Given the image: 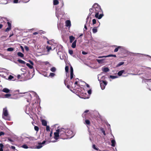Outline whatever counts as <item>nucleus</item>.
Masks as SVG:
<instances>
[{
    "label": "nucleus",
    "instance_id": "1",
    "mask_svg": "<svg viewBox=\"0 0 151 151\" xmlns=\"http://www.w3.org/2000/svg\"><path fill=\"white\" fill-rule=\"evenodd\" d=\"M90 15L92 14L94 15L95 14V17L99 19H101L103 16V14H100L99 15V12H101V10L100 6L97 3H95L93 6L92 8L89 9Z\"/></svg>",
    "mask_w": 151,
    "mask_h": 151
},
{
    "label": "nucleus",
    "instance_id": "2",
    "mask_svg": "<svg viewBox=\"0 0 151 151\" xmlns=\"http://www.w3.org/2000/svg\"><path fill=\"white\" fill-rule=\"evenodd\" d=\"M54 138L57 140L59 136L63 139H65V129L62 128L58 129L54 133Z\"/></svg>",
    "mask_w": 151,
    "mask_h": 151
},
{
    "label": "nucleus",
    "instance_id": "3",
    "mask_svg": "<svg viewBox=\"0 0 151 151\" xmlns=\"http://www.w3.org/2000/svg\"><path fill=\"white\" fill-rule=\"evenodd\" d=\"M54 40H52L51 41V42H49L48 41L47 42L48 44L50 45H52L51 46H47L46 47V48L47 50V51L49 52L50 50H55V48H56L57 46V44L55 43L54 44H53L52 43H53Z\"/></svg>",
    "mask_w": 151,
    "mask_h": 151
},
{
    "label": "nucleus",
    "instance_id": "4",
    "mask_svg": "<svg viewBox=\"0 0 151 151\" xmlns=\"http://www.w3.org/2000/svg\"><path fill=\"white\" fill-rule=\"evenodd\" d=\"M2 118L6 120L9 119V113L6 107L3 109Z\"/></svg>",
    "mask_w": 151,
    "mask_h": 151
},
{
    "label": "nucleus",
    "instance_id": "5",
    "mask_svg": "<svg viewBox=\"0 0 151 151\" xmlns=\"http://www.w3.org/2000/svg\"><path fill=\"white\" fill-rule=\"evenodd\" d=\"M74 136V134H73L72 131L71 130L69 129H65V137L66 136H68L70 138H71ZM66 138L65 137V138Z\"/></svg>",
    "mask_w": 151,
    "mask_h": 151
},
{
    "label": "nucleus",
    "instance_id": "6",
    "mask_svg": "<svg viewBox=\"0 0 151 151\" xmlns=\"http://www.w3.org/2000/svg\"><path fill=\"white\" fill-rule=\"evenodd\" d=\"M100 83L101 89L104 90L105 88V87L107 84V82L106 81H100Z\"/></svg>",
    "mask_w": 151,
    "mask_h": 151
},
{
    "label": "nucleus",
    "instance_id": "7",
    "mask_svg": "<svg viewBox=\"0 0 151 151\" xmlns=\"http://www.w3.org/2000/svg\"><path fill=\"white\" fill-rule=\"evenodd\" d=\"M46 141H44L42 143H39L38 145L36 146V148L39 149L42 147L44 145Z\"/></svg>",
    "mask_w": 151,
    "mask_h": 151
},
{
    "label": "nucleus",
    "instance_id": "8",
    "mask_svg": "<svg viewBox=\"0 0 151 151\" xmlns=\"http://www.w3.org/2000/svg\"><path fill=\"white\" fill-rule=\"evenodd\" d=\"M125 47H123L118 46L117 47L115 48L114 51L115 52H116L118 51L119 49H120L121 50H125Z\"/></svg>",
    "mask_w": 151,
    "mask_h": 151
},
{
    "label": "nucleus",
    "instance_id": "9",
    "mask_svg": "<svg viewBox=\"0 0 151 151\" xmlns=\"http://www.w3.org/2000/svg\"><path fill=\"white\" fill-rule=\"evenodd\" d=\"M63 47L62 46L60 45H57L56 48V50L57 51V50H58V51L57 52V54H58V52H61L62 50Z\"/></svg>",
    "mask_w": 151,
    "mask_h": 151
},
{
    "label": "nucleus",
    "instance_id": "10",
    "mask_svg": "<svg viewBox=\"0 0 151 151\" xmlns=\"http://www.w3.org/2000/svg\"><path fill=\"white\" fill-rule=\"evenodd\" d=\"M106 59H96V60L99 64H103L106 62H105Z\"/></svg>",
    "mask_w": 151,
    "mask_h": 151
},
{
    "label": "nucleus",
    "instance_id": "11",
    "mask_svg": "<svg viewBox=\"0 0 151 151\" xmlns=\"http://www.w3.org/2000/svg\"><path fill=\"white\" fill-rule=\"evenodd\" d=\"M71 22L70 20H67L65 22V26L67 27H70L71 26Z\"/></svg>",
    "mask_w": 151,
    "mask_h": 151
},
{
    "label": "nucleus",
    "instance_id": "12",
    "mask_svg": "<svg viewBox=\"0 0 151 151\" xmlns=\"http://www.w3.org/2000/svg\"><path fill=\"white\" fill-rule=\"evenodd\" d=\"M102 70L105 72H109V69L108 68L105 67L102 68Z\"/></svg>",
    "mask_w": 151,
    "mask_h": 151
},
{
    "label": "nucleus",
    "instance_id": "13",
    "mask_svg": "<svg viewBox=\"0 0 151 151\" xmlns=\"http://www.w3.org/2000/svg\"><path fill=\"white\" fill-rule=\"evenodd\" d=\"M77 42V40H75L72 43V45L71 46L73 48H75L76 46V43Z\"/></svg>",
    "mask_w": 151,
    "mask_h": 151
},
{
    "label": "nucleus",
    "instance_id": "14",
    "mask_svg": "<svg viewBox=\"0 0 151 151\" xmlns=\"http://www.w3.org/2000/svg\"><path fill=\"white\" fill-rule=\"evenodd\" d=\"M42 124L43 126H47V122L45 120H42Z\"/></svg>",
    "mask_w": 151,
    "mask_h": 151
},
{
    "label": "nucleus",
    "instance_id": "15",
    "mask_svg": "<svg viewBox=\"0 0 151 151\" xmlns=\"http://www.w3.org/2000/svg\"><path fill=\"white\" fill-rule=\"evenodd\" d=\"M97 27H93L92 29V32L93 33H95L97 32Z\"/></svg>",
    "mask_w": 151,
    "mask_h": 151
},
{
    "label": "nucleus",
    "instance_id": "16",
    "mask_svg": "<svg viewBox=\"0 0 151 151\" xmlns=\"http://www.w3.org/2000/svg\"><path fill=\"white\" fill-rule=\"evenodd\" d=\"M125 72V70H122L119 71L117 73L118 75L119 76H121L122 74Z\"/></svg>",
    "mask_w": 151,
    "mask_h": 151
},
{
    "label": "nucleus",
    "instance_id": "17",
    "mask_svg": "<svg viewBox=\"0 0 151 151\" xmlns=\"http://www.w3.org/2000/svg\"><path fill=\"white\" fill-rule=\"evenodd\" d=\"M69 39L70 42L72 43L75 39V37L72 36H70Z\"/></svg>",
    "mask_w": 151,
    "mask_h": 151
},
{
    "label": "nucleus",
    "instance_id": "18",
    "mask_svg": "<svg viewBox=\"0 0 151 151\" xmlns=\"http://www.w3.org/2000/svg\"><path fill=\"white\" fill-rule=\"evenodd\" d=\"M111 145L113 147H114L116 145V142L114 139H113L111 141Z\"/></svg>",
    "mask_w": 151,
    "mask_h": 151
},
{
    "label": "nucleus",
    "instance_id": "19",
    "mask_svg": "<svg viewBox=\"0 0 151 151\" xmlns=\"http://www.w3.org/2000/svg\"><path fill=\"white\" fill-rule=\"evenodd\" d=\"M17 54L18 56L21 58L23 57L24 56V54L21 52H18L17 53Z\"/></svg>",
    "mask_w": 151,
    "mask_h": 151
},
{
    "label": "nucleus",
    "instance_id": "20",
    "mask_svg": "<svg viewBox=\"0 0 151 151\" xmlns=\"http://www.w3.org/2000/svg\"><path fill=\"white\" fill-rule=\"evenodd\" d=\"M9 90L7 88H5L3 90V91L6 93H8L9 92Z\"/></svg>",
    "mask_w": 151,
    "mask_h": 151
},
{
    "label": "nucleus",
    "instance_id": "21",
    "mask_svg": "<svg viewBox=\"0 0 151 151\" xmlns=\"http://www.w3.org/2000/svg\"><path fill=\"white\" fill-rule=\"evenodd\" d=\"M17 61L19 63L21 64H25L26 63L24 61L22 60L21 59H18V60Z\"/></svg>",
    "mask_w": 151,
    "mask_h": 151
},
{
    "label": "nucleus",
    "instance_id": "22",
    "mask_svg": "<svg viewBox=\"0 0 151 151\" xmlns=\"http://www.w3.org/2000/svg\"><path fill=\"white\" fill-rule=\"evenodd\" d=\"M109 78L112 79H114L116 78H118V76H110Z\"/></svg>",
    "mask_w": 151,
    "mask_h": 151
},
{
    "label": "nucleus",
    "instance_id": "23",
    "mask_svg": "<svg viewBox=\"0 0 151 151\" xmlns=\"http://www.w3.org/2000/svg\"><path fill=\"white\" fill-rule=\"evenodd\" d=\"M59 4V1L58 0H54L53 1V4L55 5H57Z\"/></svg>",
    "mask_w": 151,
    "mask_h": 151
},
{
    "label": "nucleus",
    "instance_id": "24",
    "mask_svg": "<svg viewBox=\"0 0 151 151\" xmlns=\"http://www.w3.org/2000/svg\"><path fill=\"white\" fill-rule=\"evenodd\" d=\"M56 68L55 67H52L50 69V70L52 72H54L56 71Z\"/></svg>",
    "mask_w": 151,
    "mask_h": 151
},
{
    "label": "nucleus",
    "instance_id": "25",
    "mask_svg": "<svg viewBox=\"0 0 151 151\" xmlns=\"http://www.w3.org/2000/svg\"><path fill=\"white\" fill-rule=\"evenodd\" d=\"M148 83H147V85L149 86H150V88L149 89H151V79L148 80Z\"/></svg>",
    "mask_w": 151,
    "mask_h": 151
},
{
    "label": "nucleus",
    "instance_id": "26",
    "mask_svg": "<svg viewBox=\"0 0 151 151\" xmlns=\"http://www.w3.org/2000/svg\"><path fill=\"white\" fill-rule=\"evenodd\" d=\"M92 147L93 148L94 150H98L99 148L97 147L94 144H93L92 145Z\"/></svg>",
    "mask_w": 151,
    "mask_h": 151
},
{
    "label": "nucleus",
    "instance_id": "27",
    "mask_svg": "<svg viewBox=\"0 0 151 151\" xmlns=\"http://www.w3.org/2000/svg\"><path fill=\"white\" fill-rule=\"evenodd\" d=\"M124 62H119L118 63V64L117 65H116V67H118L123 65L124 64Z\"/></svg>",
    "mask_w": 151,
    "mask_h": 151
},
{
    "label": "nucleus",
    "instance_id": "28",
    "mask_svg": "<svg viewBox=\"0 0 151 151\" xmlns=\"http://www.w3.org/2000/svg\"><path fill=\"white\" fill-rule=\"evenodd\" d=\"M88 111H89L88 110H86L83 113L82 115V116L83 117H85V115L86 113L88 112Z\"/></svg>",
    "mask_w": 151,
    "mask_h": 151
},
{
    "label": "nucleus",
    "instance_id": "29",
    "mask_svg": "<svg viewBox=\"0 0 151 151\" xmlns=\"http://www.w3.org/2000/svg\"><path fill=\"white\" fill-rule=\"evenodd\" d=\"M4 147V145L2 144H0V151H3V148Z\"/></svg>",
    "mask_w": 151,
    "mask_h": 151
},
{
    "label": "nucleus",
    "instance_id": "30",
    "mask_svg": "<svg viewBox=\"0 0 151 151\" xmlns=\"http://www.w3.org/2000/svg\"><path fill=\"white\" fill-rule=\"evenodd\" d=\"M26 65L30 69H32L33 68V67L31 65L29 64L28 63H27L26 64Z\"/></svg>",
    "mask_w": 151,
    "mask_h": 151
},
{
    "label": "nucleus",
    "instance_id": "31",
    "mask_svg": "<svg viewBox=\"0 0 151 151\" xmlns=\"http://www.w3.org/2000/svg\"><path fill=\"white\" fill-rule=\"evenodd\" d=\"M7 50L9 51H12L14 50V48L12 47H9L7 49Z\"/></svg>",
    "mask_w": 151,
    "mask_h": 151
},
{
    "label": "nucleus",
    "instance_id": "32",
    "mask_svg": "<svg viewBox=\"0 0 151 151\" xmlns=\"http://www.w3.org/2000/svg\"><path fill=\"white\" fill-rule=\"evenodd\" d=\"M101 131L103 133V134L104 135H106V133L105 131L104 130L103 128H100Z\"/></svg>",
    "mask_w": 151,
    "mask_h": 151
},
{
    "label": "nucleus",
    "instance_id": "33",
    "mask_svg": "<svg viewBox=\"0 0 151 151\" xmlns=\"http://www.w3.org/2000/svg\"><path fill=\"white\" fill-rule=\"evenodd\" d=\"M12 27H7L5 31L6 32H8L11 29Z\"/></svg>",
    "mask_w": 151,
    "mask_h": 151
},
{
    "label": "nucleus",
    "instance_id": "34",
    "mask_svg": "<svg viewBox=\"0 0 151 151\" xmlns=\"http://www.w3.org/2000/svg\"><path fill=\"white\" fill-rule=\"evenodd\" d=\"M25 93H26V94L28 96H29L30 98L31 97L32 94H30V93H27V92H26V93H20L22 94H25Z\"/></svg>",
    "mask_w": 151,
    "mask_h": 151
},
{
    "label": "nucleus",
    "instance_id": "35",
    "mask_svg": "<svg viewBox=\"0 0 151 151\" xmlns=\"http://www.w3.org/2000/svg\"><path fill=\"white\" fill-rule=\"evenodd\" d=\"M22 147L25 149H27L28 148V147L26 145H23L22 146Z\"/></svg>",
    "mask_w": 151,
    "mask_h": 151
},
{
    "label": "nucleus",
    "instance_id": "36",
    "mask_svg": "<svg viewBox=\"0 0 151 151\" xmlns=\"http://www.w3.org/2000/svg\"><path fill=\"white\" fill-rule=\"evenodd\" d=\"M55 74L53 73H51L50 74L49 76H51V77H53L55 76Z\"/></svg>",
    "mask_w": 151,
    "mask_h": 151
},
{
    "label": "nucleus",
    "instance_id": "37",
    "mask_svg": "<svg viewBox=\"0 0 151 151\" xmlns=\"http://www.w3.org/2000/svg\"><path fill=\"white\" fill-rule=\"evenodd\" d=\"M11 96V95L10 94H6L5 95V96L6 98H8L9 97H10Z\"/></svg>",
    "mask_w": 151,
    "mask_h": 151
},
{
    "label": "nucleus",
    "instance_id": "38",
    "mask_svg": "<svg viewBox=\"0 0 151 151\" xmlns=\"http://www.w3.org/2000/svg\"><path fill=\"white\" fill-rule=\"evenodd\" d=\"M116 57V55H108V57Z\"/></svg>",
    "mask_w": 151,
    "mask_h": 151
},
{
    "label": "nucleus",
    "instance_id": "39",
    "mask_svg": "<svg viewBox=\"0 0 151 151\" xmlns=\"http://www.w3.org/2000/svg\"><path fill=\"white\" fill-rule=\"evenodd\" d=\"M35 130L37 132H38L39 130V128L38 127L35 126L34 127Z\"/></svg>",
    "mask_w": 151,
    "mask_h": 151
},
{
    "label": "nucleus",
    "instance_id": "40",
    "mask_svg": "<svg viewBox=\"0 0 151 151\" xmlns=\"http://www.w3.org/2000/svg\"><path fill=\"white\" fill-rule=\"evenodd\" d=\"M108 57V55L106 56H99L98 57L99 58H107Z\"/></svg>",
    "mask_w": 151,
    "mask_h": 151
},
{
    "label": "nucleus",
    "instance_id": "41",
    "mask_svg": "<svg viewBox=\"0 0 151 151\" xmlns=\"http://www.w3.org/2000/svg\"><path fill=\"white\" fill-rule=\"evenodd\" d=\"M86 123L87 124H90V122L88 120H85Z\"/></svg>",
    "mask_w": 151,
    "mask_h": 151
},
{
    "label": "nucleus",
    "instance_id": "42",
    "mask_svg": "<svg viewBox=\"0 0 151 151\" xmlns=\"http://www.w3.org/2000/svg\"><path fill=\"white\" fill-rule=\"evenodd\" d=\"M7 24L9 27H12L11 22H7Z\"/></svg>",
    "mask_w": 151,
    "mask_h": 151
},
{
    "label": "nucleus",
    "instance_id": "43",
    "mask_svg": "<svg viewBox=\"0 0 151 151\" xmlns=\"http://www.w3.org/2000/svg\"><path fill=\"white\" fill-rule=\"evenodd\" d=\"M24 3H27L30 0H21Z\"/></svg>",
    "mask_w": 151,
    "mask_h": 151
},
{
    "label": "nucleus",
    "instance_id": "44",
    "mask_svg": "<svg viewBox=\"0 0 151 151\" xmlns=\"http://www.w3.org/2000/svg\"><path fill=\"white\" fill-rule=\"evenodd\" d=\"M65 71L68 72V66H66L65 68Z\"/></svg>",
    "mask_w": 151,
    "mask_h": 151
},
{
    "label": "nucleus",
    "instance_id": "45",
    "mask_svg": "<svg viewBox=\"0 0 151 151\" xmlns=\"http://www.w3.org/2000/svg\"><path fill=\"white\" fill-rule=\"evenodd\" d=\"M93 24H94L96 23V20L95 19H93L92 20Z\"/></svg>",
    "mask_w": 151,
    "mask_h": 151
},
{
    "label": "nucleus",
    "instance_id": "46",
    "mask_svg": "<svg viewBox=\"0 0 151 151\" xmlns=\"http://www.w3.org/2000/svg\"><path fill=\"white\" fill-rule=\"evenodd\" d=\"M69 53L70 54L72 55L73 53V51L71 50H69Z\"/></svg>",
    "mask_w": 151,
    "mask_h": 151
},
{
    "label": "nucleus",
    "instance_id": "47",
    "mask_svg": "<svg viewBox=\"0 0 151 151\" xmlns=\"http://www.w3.org/2000/svg\"><path fill=\"white\" fill-rule=\"evenodd\" d=\"M46 126V130L47 131H49L50 130V128L49 126H47V125Z\"/></svg>",
    "mask_w": 151,
    "mask_h": 151
},
{
    "label": "nucleus",
    "instance_id": "48",
    "mask_svg": "<svg viewBox=\"0 0 151 151\" xmlns=\"http://www.w3.org/2000/svg\"><path fill=\"white\" fill-rule=\"evenodd\" d=\"M70 73H73V69L71 66H70Z\"/></svg>",
    "mask_w": 151,
    "mask_h": 151
},
{
    "label": "nucleus",
    "instance_id": "49",
    "mask_svg": "<svg viewBox=\"0 0 151 151\" xmlns=\"http://www.w3.org/2000/svg\"><path fill=\"white\" fill-rule=\"evenodd\" d=\"M24 48L25 49V50L27 51H28L29 50V48L28 47L26 46H25V47H24Z\"/></svg>",
    "mask_w": 151,
    "mask_h": 151
},
{
    "label": "nucleus",
    "instance_id": "50",
    "mask_svg": "<svg viewBox=\"0 0 151 151\" xmlns=\"http://www.w3.org/2000/svg\"><path fill=\"white\" fill-rule=\"evenodd\" d=\"M4 132H0V136L2 135H4Z\"/></svg>",
    "mask_w": 151,
    "mask_h": 151
},
{
    "label": "nucleus",
    "instance_id": "51",
    "mask_svg": "<svg viewBox=\"0 0 151 151\" xmlns=\"http://www.w3.org/2000/svg\"><path fill=\"white\" fill-rule=\"evenodd\" d=\"M73 77V73H70V79H71Z\"/></svg>",
    "mask_w": 151,
    "mask_h": 151
},
{
    "label": "nucleus",
    "instance_id": "52",
    "mask_svg": "<svg viewBox=\"0 0 151 151\" xmlns=\"http://www.w3.org/2000/svg\"><path fill=\"white\" fill-rule=\"evenodd\" d=\"M88 94L89 95L91 94V89L89 90L88 91Z\"/></svg>",
    "mask_w": 151,
    "mask_h": 151
},
{
    "label": "nucleus",
    "instance_id": "53",
    "mask_svg": "<svg viewBox=\"0 0 151 151\" xmlns=\"http://www.w3.org/2000/svg\"><path fill=\"white\" fill-rule=\"evenodd\" d=\"M13 78V77L11 75H10L9 77V79L11 80Z\"/></svg>",
    "mask_w": 151,
    "mask_h": 151
},
{
    "label": "nucleus",
    "instance_id": "54",
    "mask_svg": "<svg viewBox=\"0 0 151 151\" xmlns=\"http://www.w3.org/2000/svg\"><path fill=\"white\" fill-rule=\"evenodd\" d=\"M13 2L14 3H17L18 2V0H14Z\"/></svg>",
    "mask_w": 151,
    "mask_h": 151
},
{
    "label": "nucleus",
    "instance_id": "55",
    "mask_svg": "<svg viewBox=\"0 0 151 151\" xmlns=\"http://www.w3.org/2000/svg\"><path fill=\"white\" fill-rule=\"evenodd\" d=\"M29 62L30 63V64L31 65H33L34 63H33L32 61H31V60H29Z\"/></svg>",
    "mask_w": 151,
    "mask_h": 151
},
{
    "label": "nucleus",
    "instance_id": "56",
    "mask_svg": "<svg viewBox=\"0 0 151 151\" xmlns=\"http://www.w3.org/2000/svg\"><path fill=\"white\" fill-rule=\"evenodd\" d=\"M82 53L83 55H86L87 54V52L85 51H82Z\"/></svg>",
    "mask_w": 151,
    "mask_h": 151
},
{
    "label": "nucleus",
    "instance_id": "57",
    "mask_svg": "<svg viewBox=\"0 0 151 151\" xmlns=\"http://www.w3.org/2000/svg\"><path fill=\"white\" fill-rule=\"evenodd\" d=\"M10 148L13 150H14L15 148V147L14 146H11Z\"/></svg>",
    "mask_w": 151,
    "mask_h": 151
},
{
    "label": "nucleus",
    "instance_id": "58",
    "mask_svg": "<svg viewBox=\"0 0 151 151\" xmlns=\"http://www.w3.org/2000/svg\"><path fill=\"white\" fill-rule=\"evenodd\" d=\"M20 47H21V49L22 50V51H24V48L22 46H20Z\"/></svg>",
    "mask_w": 151,
    "mask_h": 151
},
{
    "label": "nucleus",
    "instance_id": "59",
    "mask_svg": "<svg viewBox=\"0 0 151 151\" xmlns=\"http://www.w3.org/2000/svg\"><path fill=\"white\" fill-rule=\"evenodd\" d=\"M8 140H9V141L10 142H13V140L10 138H8Z\"/></svg>",
    "mask_w": 151,
    "mask_h": 151
},
{
    "label": "nucleus",
    "instance_id": "60",
    "mask_svg": "<svg viewBox=\"0 0 151 151\" xmlns=\"http://www.w3.org/2000/svg\"><path fill=\"white\" fill-rule=\"evenodd\" d=\"M31 93L32 94H33V95H36V93H35V92H32Z\"/></svg>",
    "mask_w": 151,
    "mask_h": 151
},
{
    "label": "nucleus",
    "instance_id": "61",
    "mask_svg": "<svg viewBox=\"0 0 151 151\" xmlns=\"http://www.w3.org/2000/svg\"><path fill=\"white\" fill-rule=\"evenodd\" d=\"M21 77V75H18V76H17V78H18V79H19L20 78V77Z\"/></svg>",
    "mask_w": 151,
    "mask_h": 151
},
{
    "label": "nucleus",
    "instance_id": "62",
    "mask_svg": "<svg viewBox=\"0 0 151 151\" xmlns=\"http://www.w3.org/2000/svg\"><path fill=\"white\" fill-rule=\"evenodd\" d=\"M37 34H38V33L37 32H35L33 33V34L35 35H36Z\"/></svg>",
    "mask_w": 151,
    "mask_h": 151
},
{
    "label": "nucleus",
    "instance_id": "63",
    "mask_svg": "<svg viewBox=\"0 0 151 151\" xmlns=\"http://www.w3.org/2000/svg\"><path fill=\"white\" fill-rule=\"evenodd\" d=\"M84 29H85V30H86L87 29V27L86 24L84 25Z\"/></svg>",
    "mask_w": 151,
    "mask_h": 151
},
{
    "label": "nucleus",
    "instance_id": "64",
    "mask_svg": "<svg viewBox=\"0 0 151 151\" xmlns=\"http://www.w3.org/2000/svg\"><path fill=\"white\" fill-rule=\"evenodd\" d=\"M3 27V25L1 24H0V29L2 28Z\"/></svg>",
    "mask_w": 151,
    "mask_h": 151
}]
</instances>
